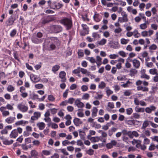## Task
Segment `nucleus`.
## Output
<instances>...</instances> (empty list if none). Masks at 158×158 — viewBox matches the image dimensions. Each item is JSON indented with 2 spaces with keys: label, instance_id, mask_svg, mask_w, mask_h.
Wrapping results in <instances>:
<instances>
[{
  "label": "nucleus",
  "instance_id": "f257e3e1",
  "mask_svg": "<svg viewBox=\"0 0 158 158\" xmlns=\"http://www.w3.org/2000/svg\"><path fill=\"white\" fill-rule=\"evenodd\" d=\"M135 84L137 86V90H141L143 92H148L149 90L148 88L147 87L148 85V83L146 81L138 80L136 81Z\"/></svg>",
  "mask_w": 158,
  "mask_h": 158
},
{
  "label": "nucleus",
  "instance_id": "f03ea898",
  "mask_svg": "<svg viewBox=\"0 0 158 158\" xmlns=\"http://www.w3.org/2000/svg\"><path fill=\"white\" fill-rule=\"evenodd\" d=\"M60 22L65 26L67 30L70 29L72 26V22L71 18L64 17L60 20Z\"/></svg>",
  "mask_w": 158,
  "mask_h": 158
},
{
  "label": "nucleus",
  "instance_id": "7ed1b4c3",
  "mask_svg": "<svg viewBox=\"0 0 158 158\" xmlns=\"http://www.w3.org/2000/svg\"><path fill=\"white\" fill-rule=\"evenodd\" d=\"M54 20V18L52 17L49 16H44L41 19L39 23V24L41 26H43L46 24Z\"/></svg>",
  "mask_w": 158,
  "mask_h": 158
},
{
  "label": "nucleus",
  "instance_id": "20e7f679",
  "mask_svg": "<svg viewBox=\"0 0 158 158\" xmlns=\"http://www.w3.org/2000/svg\"><path fill=\"white\" fill-rule=\"evenodd\" d=\"M23 131V129L20 127H18L12 131L10 135V137L11 138H15L18 135V133L21 134Z\"/></svg>",
  "mask_w": 158,
  "mask_h": 158
},
{
  "label": "nucleus",
  "instance_id": "39448f33",
  "mask_svg": "<svg viewBox=\"0 0 158 158\" xmlns=\"http://www.w3.org/2000/svg\"><path fill=\"white\" fill-rule=\"evenodd\" d=\"M50 28L51 31L53 33H59L62 30V27L60 25H52L50 26Z\"/></svg>",
  "mask_w": 158,
  "mask_h": 158
},
{
  "label": "nucleus",
  "instance_id": "423d86ee",
  "mask_svg": "<svg viewBox=\"0 0 158 158\" xmlns=\"http://www.w3.org/2000/svg\"><path fill=\"white\" fill-rule=\"evenodd\" d=\"M122 17H119L118 18V21L120 23L127 22H128V19L127 18V15L125 13H122L121 14Z\"/></svg>",
  "mask_w": 158,
  "mask_h": 158
},
{
  "label": "nucleus",
  "instance_id": "0eeeda50",
  "mask_svg": "<svg viewBox=\"0 0 158 158\" xmlns=\"http://www.w3.org/2000/svg\"><path fill=\"white\" fill-rule=\"evenodd\" d=\"M50 43H51L59 47L60 45V42L56 37H52L50 38Z\"/></svg>",
  "mask_w": 158,
  "mask_h": 158
},
{
  "label": "nucleus",
  "instance_id": "6e6552de",
  "mask_svg": "<svg viewBox=\"0 0 158 158\" xmlns=\"http://www.w3.org/2000/svg\"><path fill=\"white\" fill-rule=\"evenodd\" d=\"M17 108L20 111L23 112L27 111L28 109V107L23 104L22 103L19 104L17 106Z\"/></svg>",
  "mask_w": 158,
  "mask_h": 158
},
{
  "label": "nucleus",
  "instance_id": "1a4fd4ad",
  "mask_svg": "<svg viewBox=\"0 0 158 158\" xmlns=\"http://www.w3.org/2000/svg\"><path fill=\"white\" fill-rule=\"evenodd\" d=\"M32 42L35 44H39L42 43L43 41L42 39H38L37 37L32 36L31 38Z\"/></svg>",
  "mask_w": 158,
  "mask_h": 158
},
{
  "label": "nucleus",
  "instance_id": "9d476101",
  "mask_svg": "<svg viewBox=\"0 0 158 158\" xmlns=\"http://www.w3.org/2000/svg\"><path fill=\"white\" fill-rule=\"evenodd\" d=\"M30 79L33 82H37L40 81V78L34 74L31 75Z\"/></svg>",
  "mask_w": 158,
  "mask_h": 158
},
{
  "label": "nucleus",
  "instance_id": "9b49d317",
  "mask_svg": "<svg viewBox=\"0 0 158 158\" xmlns=\"http://www.w3.org/2000/svg\"><path fill=\"white\" fill-rule=\"evenodd\" d=\"M18 17H14L11 16L9 18L7 21V24L8 26H10L13 24L14 23L15 21L17 18Z\"/></svg>",
  "mask_w": 158,
  "mask_h": 158
},
{
  "label": "nucleus",
  "instance_id": "f8f14e48",
  "mask_svg": "<svg viewBox=\"0 0 158 158\" xmlns=\"http://www.w3.org/2000/svg\"><path fill=\"white\" fill-rule=\"evenodd\" d=\"M66 73L64 71H61L59 74V77L61 79V81L62 82H65L66 81L65 78Z\"/></svg>",
  "mask_w": 158,
  "mask_h": 158
},
{
  "label": "nucleus",
  "instance_id": "ddd939ff",
  "mask_svg": "<svg viewBox=\"0 0 158 158\" xmlns=\"http://www.w3.org/2000/svg\"><path fill=\"white\" fill-rule=\"evenodd\" d=\"M132 62L133 66L136 68H138L140 66V62L139 61L136 59H135L133 60Z\"/></svg>",
  "mask_w": 158,
  "mask_h": 158
},
{
  "label": "nucleus",
  "instance_id": "4468645a",
  "mask_svg": "<svg viewBox=\"0 0 158 158\" xmlns=\"http://www.w3.org/2000/svg\"><path fill=\"white\" fill-rule=\"evenodd\" d=\"M37 126L40 130H41L44 129L45 127V124L43 122H40L37 124Z\"/></svg>",
  "mask_w": 158,
  "mask_h": 158
},
{
  "label": "nucleus",
  "instance_id": "2eb2a0df",
  "mask_svg": "<svg viewBox=\"0 0 158 158\" xmlns=\"http://www.w3.org/2000/svg\"><path fill=\"white\" fill-rule=\"evenodd\" d=\"M93 17L94 20L96 22L100 21L101 19V16L98 14H95Z\"/></svg>",
  "mask_w": 158,
  "mask_h": 158
},
{
  "label": "nucleus",
  "instance_id": "dca6fc26",
  "mask_svg": "<svg viewBox=\"0 0 158 158\" xmlns=\"http://www.w3.org/2000/svg\"><path fill=\"white\" fill-rule=\"evenodd\" d=\"M15 119V117H10L6 119L5 121L8 123H12Z\"/></svg>",
  "mask_w": 158,
  "mask_h": 158
},
{
  "label": "nucleus",
  "instance_id": "f3484780",
  "mask_svg": "<svg viewBox=\"0 0 158 158\" xmlns=\"http://www.w3.org/2000/svg\"><path fill=\"white\" fill-rule=\"evenodd\" d=\"M74 124L77 126H79V124H81L82 122L80 121V119L78 118H75L73 120Z\"/></svg>",
  "mask_w": 158,
  "mask_h": 158
},
{
  "label": "nucleus",
  "instance_id": "a211bd4d",
  "mask_svg": "<svg viewBox=\"0 0 158 158\" xmlns=\"http://www.w3.org/2000/svg\"><path fill=\"white\" fill-rule=\"evenodd\" d=\"M14 142L13 140H8L7 139H4L3 141V143L6 145H10L12 144Z\"/></svg>",
  "mask_w": 158,
  "mask_h": 158
},
{
  "label": "nucleus",
  "instance_id": "6ab92c4d",
  "mask_svg": "<svg viewBox=\"0 0 158 158\" xmlns=\"http://www.w3.org/2000/svg\"><path fill=\"white\" fill-rule=\"evenodd\" d=\"M98 109L95 107H94L92 110V116L93 117H96L97 116L98 112Z\"/></svg>",
  "mask_w": 158,
  "mask_h": 158
},
{
  "label": "nucleus",
  "instance_id": "aec40b11",
  "mask_svg": "<svg viewBox=\"0 0 158 158\" xmlns=\"http://www.w3.org/2000/svg\"><path fill=\"white\" fill-rule=\"evenodd\" d=\"M79 136L80 137L81 139L83 140H85L84 135H85V132L83 131H81L80 130H79Z\"/></svg>",
  "mask_w": 158,
  "mask_h": 158
},
{
  "label": "nucleus",
  "instance_id": "412c9836",
  "mask_svg": "<svg viewBox=\"0 0 158 158\" xmlns=\"http://www.w3.org/2000/svg\"><path fill=\"white\" fill-rule=\"evenodd\" d=\"M135 112L137 113L139 112H143L145 111L144 108H139L138 107L136 106L135 108Z\"/></svg>",
  "mask_w": 158,
  "mask_h": 158
},
{
  "label": "nucleus",
  "instance_id": "4be33fe9",
  "mask_svg": "<svg viewBox=\"0 0 158 158\" xmlns=\"http://www.w3.org/2000/svg\"><path fill=\"white\" fill-rule=\"evenodd\" d=\"M81 26L82 27L83 29L86 32V33L87 34H88L89 32V28L87 25L83 24H82Z\"/></svg>",
  "mask_w": 158,
  "mask_h": 158
},
{
  "label": "nucleus",
  "instance_id": "5701e85b",
  "mask_svg": "<svg viewBox=\"0 0 158 158\" xmlns=\"http://www.w3.org/2000/svg\"><path fill=\"white\" fill-rule=\"evenodd\" d=\"M57 152H61L65 155H69L68 152L66 151V149L65 148L59 149Z\"/></svg>",
  "mask_w": 158,
  "mask_h": 158
},
{
  "label": "nucleus",
  "instance_id": "b1692460",
  "mask_svg": "<svg viewBox=\"0 0 158 158\" xmlns=\"http://www.w3.org/2000/svg\"><path fill=\"white\" fill-rule=\"evenodd\" d=\"M137 73V71L135 69H131L130 71L129 75L131 77L134 76Z\"/></svg>",
  "mask_w": 158,
  "mask_h": 158
},
{
  "label": "nucleus",
  "instance_id": "393cba45",
  "mask_svg": "<svg viewBox=\"0 0 158 158\" xmlns=\"http://www.w3.org/2000/svg\"><path fill=\"white\" fill-rule=\"evenodd\" d=\"M140 118V115L137 113H133L131 117V118L139 119Z\"/></svg>",
  "mask_w": 158,
  "mask_h": 158
},
{
  "label": "nucleus",
  "instance_id": "a878e982",
  "mask_svg": "<svg viewBox=\"0 0 158 158\" xmlns=\"http://www.w3.org/2000/svg\"><path fill=\"white\" fill-rule=\"evenodd\" d=\"M60 68V66L58 65H56L54 66L52 69V70L54 73H55Z\"/></svg>",
  "mask_w": 158,
  "mask_h": 158
},
{
  "label": "nucleus",
  "instance_id": "bb28decb",
  "mask_svg": "<svg viewBox=\"0 0 158 158\" xmlns=\"http://www.w3.org/2000/svg\"><path fill=\"white\" fill-rule=\"evenodd\" d=\"M31 156L34 158H36L38 154V153L35 150H32L31 152Z\"/></svg>",
  "mask_w": 158,
  "mask_h": 158
},
{
  "label": "nucleus",
  "instance_id": "cd10ccee",
  "mask_svg": "<svg viewBox=\"0 0 158 158\" xmlns=\"http://www.w3.org/2000/svg\"><path fill=\"white\" fill-rule=\"evenodd\" d=\"M50 44L49 45V48H50V50H53L57 48H59L58 47L54 45V44L50 43Z\"/></svg>",
  "mask_w": 158,
  "mask_h": 158
},
{
  "label": "nucleus",
  "instance_id": "c85d7f7f",
  "mask_svg": "<svg viewBox=\"0 0 158 158\" xmlns=\"http://www.w3.org/2000/svg\"><path fill=\"white\" fill-rule=\"evenodd\" d=\"M149 125L148 122V121H144L143 124L141 129H144Z\"/></svg>",
  "mask_w": 158,
  "mask_h": 158
},
{
  "label": "nucleus",
  "instance_id": "c756f323",
  "mask_svg": "<svg viewBox=\"0 0 158 158\" xmlns=\"http://www.w3.org/2000/svg\"><path fill=\"white\" fill-rule=\"evenodd\" d=\"M99 137L96 136L95 137H91L90 140L92 142H95L99 141Z\"/></svg>",
  "mask_w": 158,
  "mask_h": 158
},
{
  "label": "nucleus",
  "instance_id": "7c9ffc66",
  "mask_svg": "<svg viewBox=\"0 0 158 158\" xmlns=\"http://www.w3.org/2000/svg\"><path fill=\"white\" fill-rule=\"evenodd\" d=\"M7 90L8 92H11L15 90V88L12 85H10L7 87Z\"/></svg>",
  "mask_w": 158,
  "mask_h": 158
},
{
  "label": "nucleus",
  "instance_id": "2f4dec72",
  "mask_svg": "<svg viewBox=\"0 0 158 158\" xmlns=\"http://www.w3.org/2000/svg\"><path fill=\"white\" fill-rule=\"evenodd\" d=\"M17 33V30L15 29L13 30L10 33V36L11 37H14Z\"/></svg>",
  "mask_w": 158,
  "mask_h": 158
},
{
  "label": "nucleus",
  "instance_id": "473e14b6",
  "mask_svg": "<svg viewBox=\"0 0 158 158\" xmlns=\"http://www.w3.org/2000/svg\"><path fill=\"white\" fill-rule=\"evenodd\" d=\"M146 23L145 22L143 24H140L139 25L140 28L141 29H146L147 27V25L146 24L147 23Z\"/></svg>",
  "mask_w": 158,
  "mask_h": 158
},
{
  "label": "nucleus",
  "instance_id": "72a5a7b5",
  "mask_svg": "<svg viewBox=\"0 0 158 158\" xmlns=\"http://www.w3.org/2000/svg\"><path fill=\"white\" fill-rule=\"evenodd\" d=\"M106 42V40L103 39L101 41H98V42L99 45H102L105 44Z\"/></svg>",
  "mask_w": 158,
  "mask_h": 158
},
{
  "label": "nucleus",
  "instance_id": "f704fd0d",
  "mask_svg": "<svg viewBox=\"0 0 158 158\" xmlns=\"http://www.w3.org/2000/svg\"><path fill=\"white\" fill-rule=\"evenodd\" d=\"M33 145L36 146H38L40 143V142L38 140H34L32 141Z\"/></svg>",
  "mask_w": 158,
  "mask_h": 158
},
{
  "label": "nucleus",
  "instance_id": "c9c22d12",
  "mask_svg": "<svg viewBox=\"0 0 158 158\" xmlns=\"http://www.w3.org/2000/svg\"><path fill=\"white\" fill-rule=\"evenodd\" d=\"M126 111L127 114L128 115H130L133 112V110L132 108H130L127 109L126 110Z\"/></svg>",
  "mask_w": 158,
  "mask_h": 158
},
{
  "label": "nucleus",
  "instance_id": "e433bc0d",
  "mask_svg": "<svg viewBox=\"0 0 158 158\" xmlns=\"http://www.w3.org/2000/svg\"><path fill=\"white\" fill-rule=\"evenodd\" d=\"M42 152L43 154L45 156L49 155L51 154V152L50 151L47 150H43Z\"/></svg>",
  "mask_w": 158,
  "mask_h": 158
},
{
  "label": "nucleus",
  "instance_id": "4c0bfd02",
  "mask_svg": "<svg viewBox=\"0 0 158 158\" xmlns=\"http://www.w3.org/2000/svg\"><path fill=\"white\" fill-rule=\"evenodd\" d=\"M157 72V70L155 69H151L149 70L150 73L153 75L156 74Z\"/></svg>",
  "mask_w": 158,
  "mask_h": 158
},
{
  "label": "nucleus",
  "instance_id": "58836bf2",
  "mask_svg": "<svg viewBox=\"0 0 158 158\" xmlns=\"http://www.w3.org/2000/svg\"><path fill=\"white\" fill-rule=\"evenodd\" d=\"M139 16L146 23H148V21H147L146 17L143 14L139 13Z\"/></svg>",
  "mask_w": 158,
  "mask_h": 158
},
{
  "label": "nucleus",
  "instance_id": "ea45409f",
  "mask_svg": "<svg viewBox=\"0 0 158 158\" xmlns=\"http://www.w3.org/2000/svg\"><path fill=\"white\" fill-rule=\"evenodd\" d=\"M48 99L51 101H53L55 100V98L52 95H50L48 96Z\"/></svg>",
  "mask_w": 158,
  "mask_h": 158
},
{
  "label": "nucleus",
  "instance_id": "a19ab883",
  "mask_svg": "<svg viewBox=\"0 0 158 158\" xmlns=\"http://www.w3.org/2000/svg\"><path fill=\"white\" fill-rule=\"evenodd\" d=\"M146 40V44H145L144 46V49H145L147 48L148 46V45L150 44V42L149 40V39L148 38H146L145 39Z\"/></svg>",
  "mask_w": 158,
  "mask_h": 158
},
{
  "label": "nucleus",
  "instance_id": "79ce46f5",
  "mask_svg": "<svg viewBox=\"0 0 158 158\" xmlns=\"http://www.w3.org/2000/svg\"><path fill=\"white\" fill-rule=\"evenodd\" d=\"M141 34L143 37L148 36V32L147 31H142Z\"/></svg>",
  "mask_w": 158,
  "mask_h": 158
},
{
  "label": "nucleus",
  "instance_id": "37998d69",
  "mask_svg": "<svg viewBox=\"0 0 158 158\" xmlns=\"http://www.w3.org/2000/svg\"><path fill=\"white\" fill-rule=\"evenodd\" d=\"M98 86L100 89H103L106 86V84L103 81H102L101 84L99 85Z\"/></svg>",
  "mask_w": 158,
  "mask_h": 158
},
{
  "label": "nucleus",
  "instance_id": "c03bdc74",
  "mask_svg": "<svg viewBox=\"0 0 158 158\" xmlns=\"http://www.w3.org/2000/svg\"><path fill=\"white\" fill-rule=\"evenodd\" d=\"M94 150L91 149H89L87 151L86 153L89 155L91 156L94 154Z\"/></svg>",
  "mask_w": 158,
  "mask_h": 158
},
{
  "label": "nucleus",
  "instance_id": "a18cd8bd",
  "mask_svg": "<svg viewBox=\"0 0 158 158\" xmlns=\"http://www.w3.org/2000/svg\"><path fill=\"white\" fill-rule=\"evenodd\" d=\"M77 53L78 56L80 57H82L84 56V52L83 50H79Z\"/></svg>",
  "mask_w": 158,
  "mask_h": 158
},
{
  "label": "nucleus",
  "instance_id": "49530a36",
  "mask_svg": "<svg viewBox=\"0 0 158 158\" xmlns=\"http://www.w3.org/2000/svg\"><path fill=\"white\" fill-rule=\"evenodd\" d=\"M34 115L37 119L40 117L41 114L39 112H36L34 113Z\"/></svg>",
  "mask_w": 158,
  "mask_h": 158
},
{
  "label": "nucleus",
  "instance_id": "de8ad7c7",
  "mask_svg": "<svg viewBox=\"0 0 158 158\" xmlns=\"http://www.w3.org/2000/svg\"><path fill=\"white\" fill-rule=\"evenodd\" d=\"M99 141L100 140L103 143H105L106 142V138H105L102 136H100L99 137Z\"/></svg>",
  "mask_w": 158,
  "mask_h": 158
},
{
  "label": "nucleus",
  "instance_id": "09e8293b",
  "mask_svg": "<svg viewBox=\"0 0 158 158\" xmlns=\"http://www.w3.org/2000/svg\"><path fill=\"white\" fill-rule=\"evenodd\" d=\"M135 121L134 120H129L127 121V123L128 125H134L135 124Z\"/></svg>",
  "mask_w": 158,
  "mask_h": 158
},
{
  "label": "nucleus",
  "instance_id": "8fccbe9b",
  "mask_svg": "<svg viewBox=\"0 0 158 158\" xmlns=\"http://www.w3.org/2000/svg\"><path fill=\"white\" fill-rule=\"evenodd\" d=\"M140 77L141 78H145L147 80L149 79L150 78V77L145 74L141 75Z\"/></svg>",
  "mask_w": 158,
  "mask_h": 158
},
{
  "label": "nucleus",
  "instance_id": "3c124183",
  "mask_svg": "<svg viewBox=\"0 0 158 158\" xmlns=\"http://www.w3.org/2000/svg\"><path fill=\"white\" fill-rule=\"evenodd\" d=\"M108 106L111 109H113L114 108V104L113 102H109L108 103Z\"/></svg>",
  "mask_w": 158,
  "mask_h": 158
},
{
  "label": "nucleus",
  "instance_id": "603ef678",
  "mask_svg": "<svg viewBox=\"0 0 158 158\" xmlns=\"http://www.w3.org/2000/svg\"><path fill=\"white\" fill-rule=\"evenodd\" d=\"M62 144L63 146L70 144V142L68 140H65L62 142Z\"/></svg>",
  "mask_w": 158,
  "mask_h": 158
},
{
  "label": "nucleus",
  "instance_id": "864d4df0",
  "mask_svg": "<svg viewBox=\"0 0 158 158\" xmlns=\"http://www.w3.org/2000/svg\"><path fill=\"white\" fill-rule=\"evenodd\" d=\"M89 94H88L86 93V94H85L83 95V96L82 97V98L84 99L87 100V99H88V98H89Z\"/></svg>",
  "mask_w": 158,
  "mask_h": 158
},
{
  "label": "nucleus",
  "instance_id": "5fc2aeb1",
  "mask_svg": "<svg viewBox=\"0 0 158 158\" xmlns=\"http://www.w3.org/2000/svg\"><path fill=\"white\" fill-rule=\"evenodd\" d=\"M35 86L38 89H40L42 88L44 86L42 84H40L35 85Z\"/></svg>",
  "mask_w": 158,
  "mask_h": 158
},
{
  "label": "nucleus",
  "instance_id": "6e6d98bb",
  "mask_svg": "<svg viewBox=\"0 0 158 158\" xmlns=\"http://www.w3.org/2000/svg\"><path fill=\"white\" fill-rule=\"evenodd\" d=\"M145 6V4L144 3H140L139 6V7L140 8V10H142L144 8Z\"/></svg>",
  "mask_w": 158,
  "mask_h": 158
},
{
  "label": "nucleus",
  "instance_id": "4d7b16f0",
  "mask_svg": "<svg viewBox=\"0 0 158 158\" xmlns=\"http://www.w3.org/2000/svg\"><path fill=\"white\" fill-rule=\"evenodd\" d=\"M80 67L78 68L77 69H74L73 71V73L74 74H78L80 73V71L79 70Z\"/></svg>",
  "mask_w": 158,
  "mask_h": 158
},
{
  "label": "nucleus",
  "instance_id": "13d9d810",
  "mask_svg": "<svg viewBox=\"0 0 158 158\" xmlns=\"http://www.w3.org/2000/svg\"><path fill=\"white\" fill-rule=\"evenodd\" d=\"M131 94V92L129 90H126L124 93V95L125 96H129Z\"/></svg>",
  "mask_w": 158,
  "mask_h": 158
},
{
  "label": "nucleus",
  "instance_id": "bf43d9fd",
  "mask_svg": "<svg viewBox=\"0 0 158 158\" xmlns=\"http://www.w3.org/2000/svg\"><path fill=\"white\" fill-rule=\"evenodd\" d=\"M68 102L67 100H65L62 102L60 104V106H65L68 104Z\"/></svg>",
  "mask_w": 158,
  "mask_h": 158
},
{
  "label": "nucleus",
  "instance_id": "052dcab7",
  "mask_svg": "<svg viewBox=\"0 0 158 158\" xmlns=\"http://www.w3.org/2000/svg\"><path fill=\"white\" fill-rule=\"evenodd\" d=\"M67 110L70 112H72L74 110V108L71 106H68L67 107Z\"/></svg>",
  "mask_w": 158,
  "mask_h": 158
},
{
  "label": "nucleus",
  "instance_id": "680f3d73",
  "mask_svg": "<svg viewBox=\"0 0 158 158\" xmlns=\"http://www.w3.org/2000/svg\"><path fill=\"white\" fill-rule=\"evenodd\" d=\"M118 54L121 56L125 57L126 56L125 53L123 51H120L118 52Z\"/></svg>",
  "mask_w": 158,
  "mask_h": 158
},
{
  "label": "nucleus",
  "instance_id": "e2e57ef3",
  "mask_svg": "<svg viewBox=\"0 0 158 158\" xmlns=\"http://www.w3.org/2000/svg\"><path fill=\"white\" fill-rule=\"evenodd\" d=\"M32 135L36 139H38L40 137L39 134L35 132H34L32 134Z\"/></svg>",
  "mask_w": 158,
  "mask_h": 158
},
{
  "label": "nucleus",
  "instance_id": "0e129e2a",
  "mask_svg": "<svg viewBox=\"0 0 158 158\" xmlns=\"http://www.w3.org/2000/svg\"><path fill=\"white\" fill-rule=\"evenodd\" d=\"M25 141L26 144L30 143L31 142V140L30 138H28L25 139Z\"/></svg>",
  "mask_w": 158,
  "mask_h": 158
},
{
  "label": "nucleus",
  "instance_id": "69168bd1",
  "mask_svg": "<svg viewBox=\"0 0 158 158\" xmlns=\"http://www.w3.org/2000/svg\"><path fill=\"white\" fill-rule=\"evenodd\" d=\"M81 89L83 91H85L87 90L88 89V87L86 85H83L81 87Z\"/></svg>",
  "mask_w": 158,
  "mask_h": 158
},
{
  "label": "nucleus",
  "instance_id": "338daca9",
  "mask_svg": "<svg viewBox=\"0 0 158 158\" xmlns=\"http://www.w3.org/2000/svg\"><path fill=\"white\" fill-rule=\"evenodd\" d=\"M67 150L70 152H73L74 150V148L72 146H68L67 148Z\"/></svg>",
  "mask_w": 158,
  "mask_h": 158
},
{
  "label": "nucleus",
  "instance_id": "774afa93",
  "mask_svg": "<svg viewBox=\"0 0 158 158\" xmlns=\"http://www.w3.org/2000/svg\"><path fill=\"white\" fill-rule=\"evenodd\" d=\"M75 99L73 98H70L69 99L68 101H67L68 103L70 104H72L74 101Z\"/></svg>",
  "mask_w": 158,
  "mask_h": 158
}]
</instances>
